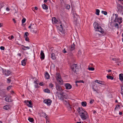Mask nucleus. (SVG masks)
Here are the masks:
<instances>
[{
	"instance_id": "63",
	"label": "nucleus",
	"mask_w": 123,
	"mask_h": 123,
	"mask_svg": "<svg viewBox=\"0 0 123 123\" xmlns=\"http://www.w3.org/2000/svg\"><path fill=\"white\" fill-rule=\"evenodd\" d=\"M13 22H14V23H16V20H15V19H14V18L13 19Z\"/></svg>"
},
{
	"instance_id": "34",
	"label": "nucleus",
	"mask_w": 123,
	"mask_h": 123,
	"mask_svg": "<svg viewBox=\"0 0 123 123\" xmlns=\"http://www.w3.org/2000/svg\"><path fill=\"white\" fill-rule=\"evenodd\" d=\"M106 77L108 79H109L111 80H113L114 79V77H113L109 75H107Z\"/></svg>"
},
{
	"instance_id": "28",
	"label": "nucleus",
	"mask_w": 123,
	"mask_h": 123,
	"mask_svg": "<svg viewBox=\"0 0 123 123\" xmlns=\"http://www.w3.org/2000/svg\"><path fill=\"white\" fill-rule=\"evenodd\" d=\"M22 46L23 47H22V49L23 50H26V48H27L28 49H30V48L29 47H26L23 45H22Z\"/></svg>"
},
{
	"instance_id": "62",
	"label": "nucleus",
	"mask_w": 123,
	"mask_h": 123,
	"mask_svg": "<svg viewBox=\"0 0 123 123\" xmlns=\"http://www.w3.org/2000/svg\"><path fill=\"white\" fill-rule=\"evenodd\" d=\"M11 40L13 39L14 38V37L13 35H11Z\"/></svg>"
},
{
	"instance_id": "39",
	"label": "nucleus",
	"mask_w": 123,
	"mask_h": 123,
	"mask_svg": "<svg viewBox=\"0 0 123 123\" xmlns=\"http://www.w3.org/2000/svg\"><path fill=\"white\" fill-rule=\"evenodd\" d=\"M70 6L68 5H67L65 7L66 9L68 10H69L70 9Z\"/></svg>"
},
{
	"instance_id": "16",
	"label": "nucleus",
	"mask_w": 123,
	"mask_h": 123,
	"mask_svg": "<svg viewBox=\"0 0 123 123\" xmlns=\"http://www.w3.org/2000/svg\"><path fill=\"white\" fill-rule=\"evenodd\" d=\"M4 73L6 75L9 76L11 74V72L9 70H5L4 71Z\"/></svg>"
},
{
	"instance_id": "22",
	"label": "nucleus",
	"mask_w": 123,
	"mask_h": 123,
	"mask_svg": "<svg viewBox=\"0 0 123 123\" xmlns=\"http://www.w3.org/2000/svg\"><path fill=\"white\" fill-rule=\"evenodd\" d=\"M45 78L47 79H48L49 78V75L48 73L47 72H46L45 73Z\"/></svg>"
},
{
	"instance_id": "41",
	"label": "nucleus",
	"mask_w": 123,
	"mask_h": 123,
	"mask_svg": "<svg viewBox=\"0 0 123 123\" xmlns=\"http://www.w3.org/2000/svg\"><path fill=\"white\" fill-rule=\"evenodd\" d=\"M101 12L102 13L105 15H106L107 14V13L106 11H102Z\"/></svg>"
},
{
	"instance_id": "23",
	"label": "nucleus",
	"mask_w": 123,
	"mask_h": 123,
	"mask_svg": "<svg viewBox=\"0 0 123 123\" xmlns=\"http://www.w3.org/2000/svg\"><path fill=\"white\" fill-rule=\"evenodd\" d=\"M4 109L6 110H8L10 109V106L8 105H6L4 106Z\"/></svg>"
},
{
	"instance_id": "5",
	"label": "nucleus",
	"mask_w": 123,
	"mask_h": 123,
	"mask_svg": "<svg viewBox=\"0 0 123 123\" xmlns=\"http://www.w3.org/2000/svg\"><path fill=\"white\" fill-rule=\"evenodd\" d=\"M77 66L78 65L76 64H74L71 66V68L74 72L75 73L76 72V69L77 67H78Z\"/></svg>"
},
{
	"instance_id": "15",
	"label": "nucleus",
	"mask_w": 123,
	"mask_h": 123,
	"mask_svg": "<svg viewBox=\"0 0 123 123\" xmlns=\"http://www.w3.org/2000/svg\"><path fill=\"white\" fill-rule=\"evenodd\" d=\"M115 17L114 21V22H118L119 18L118 14H115Z\"/></svg>"
},
{
	"instance_id": "12",
	"label": "nucleus",
	"mask_w": 123,
	"mask_h": 123,
	"mask_svg": "<svg viewBox=\"0 0 123 123\" xmlns=\"http://www.w3.org/2000/svg\"><path fill=\"white\" fill-rule=\"evenodd\" d=\"M65 86L66 88L67 89H69L72 88V86L69 83H66L65 84Z\"/></svg>"
},
{
	"instance_id": "31",
	"label": "nucleus",
	"mask_w": 123,
	"mask_h": 123,
	"mask_svg": "<svg viewBox=\"0 0 123 123\" xmlns=\"http://www.w3.org/2000/svg\"><path fill=\"white\" fill-rule=\"evenodd\" d=\"M42 116L46 118V119H47V118L48 117V115H47L45 113H42Z\"/></svg>"
},
{
	"instance_id": "4",
	"label": "nucleus",
	"mask_w": 123,
	"mask_h": 123,
	"mask_svg": "<svg viewBox=\"0 0 123 123\" xmlns=\"http://www.w3.org/2000/svg\"><path fill=\"white\" fill-rule=\"evenodd\" d=\"M77 111L79 114H80L81 113H83V112H85L87 114V112L82 107H79L77 109Z\"/></svg>"
},
{
	"instance_id": "26",
	"label": "nucleus",
	"mask_w": 123,
	"mask_h": 123,
	"mask_svg": "<svg viewBox=\"0 0 123 123\" xmlns=\"http://www.w3.org/2000/svg\"><path fill=\"white\" fill-rule=\"evenodd\" d=\"M119 79L121 81L123 80V74H119Z\"/></svg>"
},
{
	"instance_id": "7",
	"label": "nucleus",
	"mask_w": 123,
	"mask_h": 123,
	"mask_svg": "<svg viewBox=\"0 0 123 123\" xmlns=\"http://www.w3.org/2000/svg\"><path fill=\"white\" fill-rule=\"evenodd\" d=\"M24 103L27 104V106L28 107H32V104L31 101V100L30 101L25 100L24 101Z\"/></svg>"
},
{
	"instance_id": "20",
	"label": "nucleus",
	"mask_w": 123,
	"mask_h": 123,
	"mask_svg": "<svg viewBox=\"0 0 123 123\" xmlns=\"http://www.w3.org/2000/svg\"><path fill=\"white\" fill-rule=\"evenodd\" d=\"M27 60V59L25 58L22 61V65L23 66H25V65Z\"/></svg>"
},
{
	"instance_id": "36",
	"label": "nucleus",
	"mask_w": 123,
	"mask_h": 123,
	"mask_svg": "<svg viewBox=\"0 0 123 123\" xmlns=\"http://www.w3.org/2000/svg\"><path fill=\"white\" fill-rule=\"evenodd\" d=\"M37 29H31V31H32L33 32L35 33H37Z\"/></svg>"
},
{
	"instance_id": "14",
	"label": "nucleus",
	"mask_w": 123,
	"mask_h": 123,
	"mask_svg": "<svg viewBox=\"0 0 123 123\" xmlns=\"http://www.w3.org/2000/svg\"><path fill=\"white\" fill-rule=\"evenodd\" d=\"M40 58L41 59L43 60L44 59L45 55L43 51L41 50V51Z\"/></svg>"
},
{
	"instance_id": "59",
	"label": "nucleus",
	"mask_w": 123,
	"mask_h": 123,
	"mask_svg": "<svg viewBox=\"0 0 123 123\" xmlns=\"http://www.w3.org/2000/svg\"><path fill=\"white\" fill-rule=\"evenodd\" d=\"M94 101L93 100H91L90 102V103L91 104H92L93 103V102H94Z\"/></svg>"
},
{
	"instance_id": "8",
	"label": "nucleus",
	"mask_w": 123,
	"mask_h": 123,
	"mask_svg": "<svg viewBox=\"0 0 123 123\" xmlns=\"http://www.w3.org/2000/svg\"><path fill=\"white\" fill-rule=\"evenodd\" d=\"M55 88L57 91H61L62 90L61 86L57 83H55Z\"/></svg>"
},
{
	"instance_id": "2",
	"label": "nucleus",
	"mask_w": 123,
	"mask_h": 123,
	"mask_svg": "<svg viewBox=\"0 0 123 123\" xmlns=\"http://www.w3.org/2000/svg\"><path fill=\"white\" fill-rule=\"evenodd\" d=\"M83 113H81L80 115L81 117V118L83 120H86L88 118V116L87 115V114L85 112Z\"/></svg>"
},
{
	"instance_id": "49",
	"label": "nucleus",
	"mask_w": 123,
	"mask_h": 123,
	"mask_svg": "<svg viewBox=\"0 0 123 123\" xmlns=\"http://www.w3.org/2000/svg\"><path fill=\"white\" fill-rule=\"evenodd\" d=\"M12 87V86H9L8 87H7V90L8 91H9L11 87Z\"/></svg>"
},
{
	"instance_id": "50",
	"label": "nucleus",
	"mask_w": 123,
	"mask_h": 123,
	"mask_svg": "<svg viewBox=\"0 0 123 123\" xmlns=\"http://www.w3.org/2000/svg\"><path fill=\"white\" fill-rule=\"evenodd\" d=\"M0 49L1 50H4L5 48L4 46H1L0 47Z\"/></svg>"
},
{
	"instance_id": "46",
	"label": "nucleus",
	"mask_w": 123,
	"mask_h": 123,
	"mask_svg": "<svg viewBox=\"0 0 123 123\" xmlns=\"http://www.w3.org/2000/svg\"><path fill=\"white\" fill-rule=\"evenodd\" d=\"M49 86L50 87L52 88L54 86L53 84H52L51 83L49 85Z\"/></svg>"
},
{
	"instance_id": "6",
	"label": "nucleus",
	"mask_w": 123,
	"mask_h": 123,
	"mask_svg": "<svg viewBox=\"0 0 123 123\" xmlns=\"http://www.w3.org/2000/svg\"><path fill=\"white\" fill-rule=\"evenodd\" d=\"M62 93H59L58 94V98L62 100H64V93L63 92H62Z\"/></svg>"
},
{
	"instance_id": "43",
	"label": "nucleus",
	"mask_w": 123,
	"mask_h": 123,
	"mask_svg": "<svg viewBox=\"0 0 123 123\" xmlns=\"http://www.w3.org/2000/svg\"><path fill=\"white\" fill-rule=\"evenodd\" d=\"M29 35V33L28 32H25V33L24 35V37H28V36Z\"/></svg>"
},
{
	"instance_id": "42",
	"label": "nucleus",
	"mask_w": 123,
	"mask_h": 123,
	"mask_svg": "<svg viewBox=\"0 0 123 123\" xmlns=\"http://www.w3.org/2000/svg\"><path fill=\"white\" fill-rule=\"evenodd\" d=\"M26 20V19L25 18H23L22 20V24H24Z\"/></svg>"
},
{
	"instance_id": "32",
	"label": "nucleus",
	"mask_w": 123,
	"mask_h": 123,
	"mask_svg": "<svg viewBox=\"0 0 123 123\" xmlns=\"http://www.w3.org/2000/svg\"><path fill=\"white\" fill-rule=\"evenodd\" d=\"M28 120L31 122H33L34 121V119L33 118H31L30 117H29L28 119Z\"/></svg>"
},
{
	"instance_id": "52",
	"label": "nucleus",
	"mask_w": 123,
	"mask_h": 123,
	"mask_svg": "<svg viewBox=\"0 0 123 123\" xmlns=\"http://www.w3.org/2000/svg\"><path fill=\"white\" fill-rule=\"evenodd\" d=\"M7 82L8 83H10L11 81V80L9 79V78H8L7 79Z\"/></svg>"
},
{
	"instance_id": "37",
	"label": "nucleus",
	"mask_w": 123,
	"mask_h": 123,
	"mask_svg": "<svg viewBox=\"0 0 123 123\" xmlns=\"http://www.w3.org/2000/svg\"><path fill=\"white\" fill-rule=\"evenodd\" d=\"M112 60L113 61H115L116 62H119V61L118 59L116 58H112Z\"/></svg>"
},
{
	"instance_id": "57",
	"label": "nucleus",
	"mask_w": 123,
	"mask_h": 123,
	"mask_svg": "<svg viewBox=\"0 0 123 123\" xmlns=\"http://www.w3.org/2000/svg\"><path fill=\"white\" fill-rule=\"evenodd\" d=\"M43 82H41L39 83V85L41 86H43Z\"/></svg>"
},
{
	"instance_id": "53",
	"label": "nucleus",
	"mask_w": 123,
	"mask_h": 123,
	"mask_svg": "<svg viewBox=\"0 0 123 123\" xmlns=\"http://www.w3.org/2000/svg\"><path fill=\"white\" fill-rule=\"evenodd\" d=\"M72 12L73 13V16H74V15H75V13H76L75 12L73 11V10H72Z\"/></svg>"
},
{
	"instance_id": "17",
	"label": "nucleus",
	"mask_w": 123,
	"mask_h": 123,
	"mask_svg": "<svg viewBox=\"0 0 123 123\" xmlns=\"http://www.w3.org/2000/svg\"><path fill=\"white\" fill-rule=\"evenodd\" d=\"M5 100L6 102H12V100L11 98L10 97V96H7L5 98Z\"/></svg>"
},
{
	"instance_id": "29",
	"label": "nucleus",
	"mask_w": 123,
	"mask_h": 123,
	"mask_svg": "<svg viewBox=\"0 0 123 123\" xmlns=\"http://www.w3.org/2000/svg\"><path fill=\"white\" fill-rule=\"evenodd\" d=\"M42 7L43 9H47L48 8V6L45 4L42 5Z\"/></svg>"
},
{
	"instance_id": "3",
	"label": "nucleus",
	"mask_w": 123,
	"mask_h": 123,
	"mask_svg": "<svg viewBox=\"0 0 123 123\" xmlns=\"http://www.w3.org/2000/svg\"><path fill=\"white\" fill-rule=\"evenodd\" d=\"M74 19V23L75 25H76L77 24V21L78 20V19L79 18V16L76 13H75V15L73 16Z\"/></svg>"
},
{
	"instance_id": "19",
	"label": "nucleus",
	"mask_w": 123,
	"mask_h": 123,
	"mask_svg": "<svg viewBox=\"0 0 123 123\" xmlns=\"http://www.w3.org/2000/svg\"><path fill=\"white\" fill-rule=\"evenodd\" d=\"M93 26L94 28L95 29H98V27H99L98 23L96 22L94 23Z\"/></svg>"
},
{
	"instance_id": "47",
	"label": "nucleus",
	"mask_w": 123,
	"mask_h": 123,
	"mask_svg": "<svg viewBox=\"0 0 123 123\" xmlns=\"http://www.w3.org/2000/svg\"><path fill=\"white\" fill-rule=\"evenodd\" d=\"M120 106V105H116V107L115 108V110H116L117 108H119Z\"/></svg>"
},
{
	"instance_id": "25",
	"label": "nucleus",
	"mask_w": 123,
	"mask_h": 123,
	"mask_svg": "<svg viewBox=\"0 0 123 123\" xmlns=\"http://www.w3.org/2000/svg\"><path fill=\"white\" fill-rule=\"evenodd\" d=\"M51 57L53 60H55L56 59V57L55 56V54L53 53H52L51 54Z\"/></svg>"
},
{
	"instance_id": "48",
	"label": "nucleus",
	"mask_w": 123,
	"mask_h": 123,
	"mask_svg": "<svg viewBox=\"0 0 123 123\" xmlns=\"http://www.w3.org/2000/svg\"><path fill=\"white\" fill-rule=\"evenodd\" d=\"M1 3V4L0 3V5L1 6H0V7H1L0 8H1L3 6H4V3L2 2Z\"/></svg>"
},
{
	"instance_id": "58",
	"label": "nucleus",
	"mask_w": 123,
	"mask_h": 123,
	"mask_svg": "<svg viewBox=\"0 0 123 123\" xmlns=\"http://www.w3.org/2000/svg\"><path fill=\"white\" fill-rule=\"evenodd\" d=\"M28 28L31 29V24L28 27Z\"/></svg>"
},
{
	"instance_id": "45",
	"label": "nucleus",
	"mask_w": 123,
	"mask_h": 123,
	"mask_svg": "<svg viewBox=\"0 0 123 123\" xmlns=\"http://www.w3.org/2000/svg\"><path fill=\"white\" fill-rule=\"evenodd\" d=\"M63 52L64 53H66L67 52H68V51L67 52V50H66V49H65V48H64V50H63Z\"/></svg>"
},
{
	"instance_id": "38",
	"label": "nucleus",
	"mask_w": 123,
	"mask_h": 123,
	"mask_svg": "<svg viewBox=\"0 0 123 123\" xmlns=\"http://www.w3.org/2000/svg\"><path fill=\"white\" fill-rule=\"evenodd\" d=\"M75 83H84V81H83V80H80L79 81L76 80L75 81Z\"/></svg>"
},
{
	"instance_id": "27",
	"label": "nucleus",
	"mask_w": 123,
	"mask_h": 123,
	"mask_svg": "<svg viewBox=\"0 0 123 123\" xmlns=\"http://www.w3.org/2000/svg\"><path fill=\"white\" fill-rule=\"evenodd\" d=\"M58 80H57V81L59 82V84L60 85H62L63 83V81L62 79L61 78L60 79H58Z\"/></svg>"
},
{
	"instance_id": "33",
	"label": "nucleus",
	"mask_w": 123,
	"mask_h": 123,
	"mask_svg": "<svg viewBox=\"0 0 123 123\" xmlns=\"http://www.w3.org/2000/svg\"><path fill=\"white\" fill-rule=\"evenodd\" d=\"M44 91L45 92H46L48 93H50V91L49 90L48 88H47L45 89L44 90Z\"/></svg>"
},
{
	"instance_id": "64",
	"label": "nucleus",
	"mask_w": 123,
	"mask_h": 123,
	"mask_svg": "<svg viewBox=\"0 0 123 123\" xmlns=\"http://www.w3.org/2000/svg\"><path fill=\"white\" fill-rule=\"evenodd\" d=\"M121 91L122 92H123V86L121 88Z\"/></svg>"
},
{
	"instance_id": "54",
	"label": "nucleus",
	"mask_w": 123,
	"mask_h": 123,
	"mask_svg": "<svg viewBox=\"0 0 123 123\" xmlns=\"http://www.w3.org/2000/svg\"><path fill=\"white\" fill-rule=\"evenodd\" d=\"M78 54L79 55H80L81 54V51L80 50L78 52Z\"/></svg>"
},
{
	"instance_id": "44",
	"label": "nucleus",
	"mask_w": 123,
	"mask_h": 123,
	"mask_svg": "<svg viewBox=\"0 0 123 123\" xmlns=\"http://www.w3.org/2000/svg\"><path fill=\"white\" fill-rule=\"evenodd\" d=\"M88 69L90 70L93 71L94 70V68L93 67L89 68H88Z\"/></svg>"
},
{
	"instance_id": "30",
	"label": "nucleus",
	"mask_w": 123,
	"mask_h": 123,
	"mask_svg": "<svg viewBox=\"0 0 123 123\" xmlns=\"http://www.w3.org/2000/svg\"><path fill=\"white\" fill-rule=\"evenodd\" d=\"M81 104L82 105L83 107L86 106L87 104L86 102V101L82 102Z\"/></svg>"
},
{
	"instance_id": "1",
	"label": "nucleus",
	"mask_w": 123,
	"mask_h": 123,
	"mask_svg": "<svg viewBox=\"0 0 123 123\" xmlns=\"http://www.w3.org/2000/svg\"><path fill=\"white\" fill-rule=\"evenodd\" d=\"M75 44L74 43L70 47H67L66 49L67 51L68 52L71 51L75 49Z\"/></svg>"
},
{
	"instance_id": "24",
	"label": "nucleus",
	"mask_w": 123,
	"mask_h": 123,
	"mask_svg": "<svg viewBox=\"0 0 123 123\" xmlns=\"http://www.w3.org/2000/svg\"><path fill=\"white\" fill-rule=\"evenodd\" d=\"M56 75H57L56 78V79L57 80H58V79H60L61 78V76L59 73H57Z\"/></svg>"
},
{
	"instance_id": "18",
	"label": "nucleus",
	"mask_w": 123,
	"mask_h": 123,
	"mask_svg": "<svg viewBox=\"0 0 123 123\" xmlns=\"http://www.w3.org/2000/svg\"><path fill=\"white\" fill-rule=\"evenodd\" d=\"M52 22L53 23H57L58 22V20L55 17H53L52 18Z\"/></svg>"
},
{
	"instance_id": "9",
	"label": "nucleus",
	"mask_w": 123,
	"mask_h": 123,
	"mask_svg": "<svg viewBox=\"0 0 123 123\" xmlns=\"http://www.w3.org/2000/svg\"><path fill=\"white\" fill-rule=\"evenodd\" d=\"M44 103L47 104L48 105H49L51 104L52 102L51 100L50 99H48L47 100H45L44 101Z\"/></svg>"
},
{
	"instance_id": "10",
	"label": "nucleus",
	"mask_w": 123,
	"mask_h": 123,
	"mask_svg": "<svg viewBox=\"0 0 123 123\" xmlns=\"http://www.w3.org/2000/svg\"><path fill=\"white\" fill-rule=\"evenodd\" d=\"M118 11L120 12H123V6L120 5H118L117 7Z\"/></svg>"
},
{
	"instance_id": "11",
	"label": "nucleus",
	"mask_w": 123,
	"mask_h": 123,
	"mask_svg": "<svg viewBox=\"0 0 123 123\" xmlns=\"http://www.w3.org/2000/svg\"><path fill=\"white\" fill-rule=\"evenodd\" d=\"M95 82H97L98 84H101L102 85H106V84L104 81H99L97 80H95Z\"/></svg>"
},
{
	"instance_id": "60",
	"label": "nucleus",
	"mask_w": 123,
	"mask_h": 123,
	"mask_svg": "<svg viewBox=\"0 0 123 123\" xmlns=\"http://www.w3.org/2000/svg\"><path fill=\"white\" fill-rule=\"evenodd\" d=\"M118 25L117 23H116L115 25V26L116 27L117 26L118 27Z\"/></svg>"
},
{
	"instance_id": "51",
	"label": "nucleus",
	"mask_w": 123,
	"mask_h": 123,
	"mask_svg": "<svg viewBox=\"0 0 123 123\" xmlns=\"http://www.w3.org/2000/svg\"><path fill=\"white\" fill-rule=\"evenodd\" d=\"M119 20L120 21V22H119V23L120 24L122 22V18L121 17L119 18Z\"/></svg>"
},
{
	"instance_id": "35",
	"label": "nucleus",
	"mask_w": 123,
	"mask_h": 123,
	"mask_svg": "<svg viewBox=\"0 0 123 123\" xmlns=\"http://www.w3.org/2000/svg\"><path fill=\"white\" fill-rule=\"evenodd\" d=\"M100 11L99 9H96V12L95 14L98 15H99Z\"/></svg>"
},
{
	"instance_id": "21",
	"label": "nucleus",
	"mask_w": 123,
	"mask_h": 123,
	"mask_svg": "<svg viewBox=\"0 0 123 123\" xmlns=\"http://www.w3.org/2000/svg\"><path fill=\"white\" fill-rule=\"evenodd\" d=\"M31 24V29H37L36 25L35 23Z\"/></svg>"
},
{
	"instance_id": "55",
	"label": "nucleus",
	"mask_w": 123,
	"mask_h": 123,
	"mask_svg": "<svg viewBox=\"0 0 123 123\" xmlns=\"http://www.w3.org/2000/svg\"><path fill=\"white\" fill-rule=\"evenodd\" d=\"M37 80H36V81H34V83H35L36 84H38V83L37 82Z\"/></svg>"
},
{
	"instance_id": "61",
	"label": "nucleus",
	"mask_w": 123,
	"mask_h": 123,
	"mask_svg": "<svg viewBox=\"0 0 123 123\" xmlns=\"http://www.w3.org/2000/svg\"><path fill=\"white\" fill-rule=\"evenodd\" d=\"M64 98H67V96L65 95H63Z\"/></svg>"
},
{
	"instance_id": "13",
	"label": "nucleus",
	"mask_w": 123,
	"mask_h": 123,
	"mask_svg": "<svg viewBox=\"0 0 123 123\" xmlns=\"http://www.w3.org/2000/svg\"><path fill=\"white\" fill-rule=\"evenodd\" d=\"M97 29V31H99L102 33H104V30H103V29L100 26H99L98 27V29Z\"/></svg>"
},
{
	"instance_id": "56",
	"label": "nucleus",
	"mask_w": 123,
	"mask_h": 123,
	"mask_svg": "<svg viewBox=\"0 0 123 123\" xmlns=\"http://www.w3.org/2000/svg\"><path fill=\"white\" fill-rule=\"evenodd\" d=\"M39 86H38V84H36V85H35V87L36 88H37L39 87Z\"/></svg>"
},
{
	"instance_id": "40",
	"label": "nucleus",
	"mask_w": 123,
	"mask_h": 123,
	"mask_svg": "<svg viewBox=\"0 0 123 123\" xmlns=\"http://www.w3.org/2000/svg\"><path fill=\"white\" fill-rule=\"evenodd\" d=\"M24 37L25 38V41H28V42L29 41V39L28 37Z\"/></svg>"
}]
</instances>
